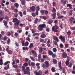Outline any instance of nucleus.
<instances>
[{"label":"nucleus","instance_id":"nucleus-1","mask_svg":"<svg viewBox=\"0 0 75 75\" xmlns=\"http://www.w3.org/2000/svg\"><path fill=\"white\" fill-rule=\"evenodd\" d=\"M59 26L57 24H55V26H53L52 28V31H54L55 33H57V32H58V29H59Z\"/></svg>","mask_w":75,"mask_h":75},{"label":"nucleus","instance_id":"nucleus-2","mask_svg":"<svg viewBox=\"0 0 75 75\" xmlns=\"http://www.w3.org/2000/svg\"><path fill=\"white\" fill-rule=\"evenodd\" d=\"M13 23H14V25L16 26H18L19 24L20 23V21L18 20L17 18H14L13 20Z\"/></svg>","mask_w":75,"mask_h":75},{"label":"nucleus","instance_id":"nucleus-3","mask_svg":"<svg viewBox=\"0 0 75 75\" xmlns=\"http://www.w3.org/2000/svg\"><path fill=\"white\" fill-rule=\"evenodd\" d=\"M45 27H46V25H45V24H40L39 25L38 27V30L39 31H41L43 30V28H45Z\"/></svg>","mask_w":75,"mask_h":75},{"label":"nucleus","instance_id":"nucleus-4","mask_svg":"<svg viewBox=\"0 0 75 75\" xmlns=\"http://www.w3.org/2000/svg\"><path fill=\"white\" fill-rule=\"evenodd\" d=\"M44 63L45 64H43L42 65V67L43 68H48L50 67V64L47 61H45Z\"/></svg>","mask_w":75,"mask_h":75},{"label":"nucleus","instance_id":"nucleus-5","mask_svg":"<svg viewBox=\"0 0 75 75\" xmlns=\"http://www.w3.org/2000/svg\"><path fill=\"white\" fill-rule=\"evenodd\" d=\"M34 73L36 75H42V72L41 71L37 72V71H35L34 72Z\"/></svg>","mask_w":75,"mask_h":75},{"label":"nucleus","instance_id":"nucleus-6","mask_svg":"<svg viewBox=\"0 0 75 75\" xmlns=\"http://www.w3.org/2000/svg\"><path fill=\"white\" fill-rule=\"evenodd\" d=\"M62 56L63 58H66L67 57V54L65 52H63Z\"/></svg>","mask_w":75,"mask_h":75},{"label":"nucleus","instance_id":"nucleus-7","mask_svg":"<svg viewBox=\"0 0 75 75\" xmlns=\"http://www.w3.org/2000/svg\"><path fill=\"white\" fill-rule=\"evenodd\" d=\"M59 38L60 40H61L62 41H65V38L64 37L62 36V35H61L59 37Z\"/></svg>","mask_w":75,"mask_h":75},{"label":"nucleus","instance_id":"nucleus-8","mask_svg":"<svg viewBox=\"0 0 75 75\" xmlns=\"http://www.w3.org/2000/svg\"><path fill=\"white\" fill-rule=\"evenodd\" d=\"M46 37H47V36H46V35H45V32H42V34L40 36V37L42 38H45Z\"/></svg>","mask_w":75,"mask_h":75},{"label":"nucleus","instance_id":"nucleus-9","mask_svg":"<svg viewBox=\"0 0 75 75\" xmlns=\"http://www.w3.org/2000/svg\"><path fill=\"white\" fill-rule=\"evenodd\" d=\"M30 9L32 11H34L36 9V8L34 6H33L30 8Z\"/></svg>","mask_w":75,"mask_h":75},{"label":"nucleus","instance_id":"nucleus-10","mask_svg":"<svg viewBox=\"0 0 75 75\" xmlns=\"http://www.w3.org/2000/svg\"><path fill=\"white\" fill-rule=\"evenodd\" d=\"M53 39L55 41H56L57 42H59V39L58 38V37L56 36H53Z\"/></svg>","mask_w":75,"mask_h":75},{"label":"nucleus","instance_id":"nucleus-11","mask_svg":"<svg viewBox=\"0 0 75 75\" xmlns=\"http://www.w3.org/2000/svg\"><path fill=\"white\" fill-rule=\"evenodd\" d=\"M24 74H28V75H30V71H27L25 70L24 71Z\"/></svg>","mask_w":75,"mask_h":75},{"label":"nucleus","instance_id":"nucleus-12","mask_svg":"<svg viewBox=\"0 0 75 75\" xmlns=\"http://www.w3.org/2000/svg\"><path fill=\"white\" fill-rule=\"evenodd\" d=\"M59 68L60 69H62V67L61 66V61H60L58 63Z\"/></svg>","mask_w":75,"mask_h":75},{"label":"nucleus","instance_id":"nucleus-13","mask_svg":"<svg viewBox=\"0 0 75 75\" xmlns=\"http://www.w3.org/2000/svg\"><path fill=\"white\" fill-rule=\"evenodd\" d=\"M75 20V18H73V17L70 18L69 19L70 23H72V21H73V20Z\"/></svg>","mask_w":75,"mask_h":75},{"label":"nucleus","instance_id":"nucleus-14","mask_svg":"<svg viewBox=\"0 0 75 75\" xmlns=\"http://www.w3.org/2000/svg\"><path fill=\"white\" fill-rule=\"evenodd\" d=\"M52 23H53V20L50 19H49L48 21V23L49 24H51Z\"/></svg>","mask_w":75,"mask_h":75},{"label":"nucleus","instance_id":"nucleus-15","mask_svg":"<svg viewBox=\"0 0 75 75\" xmlns=\"http://www.w3.org/2000/svg\"><path fill=\"white\" fill-rule=\"evenodd\" d=\"M52 16L53 17L52 18V19H55V16H56V13H53L52 14Z\"/></svg>","mask_w":75,"mask_h":75},{"label":"nucleus","instance_id":"nucleus-16","mask_svg":"<svg viewBox=\"0 0 75 75\" xmlns=\"http://www.w3.org/2000/svg\"><path fill=\"white\" fill-rule=\"evenodd\" d=\"M48 54L49 55L51 56L53 54V52L51 50H49L48 52Z\"/></svg>","mask_w":75,"mask_h":75},{"label":"nucleus","instance_id":"nucleus-17","mask_svg":"<svg viewBox=\"0 0 75 75\" xmlns=\"http://www.w3.org/2000/svg\"><path fill=\"white\" fill-rule=\"evenodd\" d=\"M71 6V5L70 4H67V7H69L70 9H72V7Z\"/></svg>","mask_w":75,"mask_h":75},{"label":"nucleus","instance_id":"nucleus-18","mask_svg":"<svg viewBox=\"0 0 75 75\" xmlns=\"http://www.w3.org/2000/svg\"><path fill=\"white\" fill-rule=\"evenodd\" d=\"M7 52L8 53V54H13V52H12V51H11V50H7Z\"/></svg>","mask_w":75,"mask_h":75},{"label":"nucleus","instance_id":"nucleus-19","mask_svg":"<svg viewBox=\"0 0 75 75\" xmlns=\"http://www.w3.org/2000/svg\"><path fill=\"white\" fill-rule=\"evenodd\" d=\"M14 5L16 7V8H18L19 6V5L17 3H15L14 4Z\"/></svg>","mask_w":75,"mask_h":75},{"label":"nucleus","instance_id":"nucleus-20","mask_svg":"<svg viewBox=\"0 0 75 75\" xmlns=\"http://www.w3.org/2000/svg\"><path fill=\"white\" fill-rule=\"evenodd\" d=\"M51 69L52 72H53L56 71V70H55V68L54 67H52Z\"/></svg>","mask_w":75,"mask_h":75},{"label":"nucleus","instance_id":"nucleus-21","mask_svg":"<svg viewBox=\"0 0 75 75\" xmlns=\"http://www.w3.org/2000/svg\"><path fill=\"white\" fill-rule=\"evenodd\" d=\"M66 65L67 66H68L69 64V60H67L66 62Z\"/></svg>","mask_w":75,"mask_h":75},{"label":"nucleus","instance_id":"nucleus-22","mask_svg":"<svg viewBox=\"0 0 75 75\" xmlns=\"http://www.w3.org/2000/svg\"><path fill=\"white\" fill-rule=\"evenodd\" d=\"M53 51L54 52H56L57 51V48H54L52 49Z\"/></svg>","mask_w":75,"mask_h":75},{"label":"nucleus","instance_id":"nucleus-23","mask_svg":"<svg viewBox=\"0 0 75 75\" xmlns=\"http://www.w3.org/2000/svg\"><path fill=\"white\" fill-rule=\"evenodd\" d=\"M23 66L24 67H27L28 65V64L27 63V62H25L23 64Z\"/></svg>","mask_w":75,"mask_h":75},{"label":"nucleus","instance_id":"nucleus-24","mask_svg":"<svg viewBox=\"0 0 75 75\" xmlns=\"http://www.w3.org/2000/svg\"><path fill=\"white\" fill-rule=\"evenodd\" d=\"M40 6H38L36 7V11H39V10H40Z\"/></svg>","mask_w":75,"mask_h":75},{"label":"nucleus","instance_id":"nucleus-25","mask_svg":"<svg viewBox=\"0 0 75 75\" xmlns=\"http://www.w3.org/2000/svg\"><path fill=\"white\" fill-rule=\"evenodd\" d=\"M13 67L14 68L17 69L18 68V65H13Z\"/></svg>","mask_w":75,"mask_h":75},{"label":"nucleus","instance_id":"nucleus-26","mask_svg":"<svg viewBox=\"0 0 75 75\" xmlns=\"http://www.w3.org/2000/svg\"><path fill=\"white\" fill-rule=\"evenodd\" d=\"M3 23H4V25H7V21H4Z\"/></svg>","mask_w":75,"mask_h":75},{"label":"nucleus","instance_id":"nucleus-27","mask_svg":"<svg viewBox=\"0 0 75 75\" xmlns=\"http://www.w3.org/2000/svg\"><path fill=\"white\" fill-rule=\"evenodd\" d=\"M33 56L35 58V57H37V53L35 52V53L33 54Z\"/></svg>","mask_w":75,"mask_h":75},{"label":"nucleus","instance_id":"nucleus-28","mask_svg":"<svg viewBox=\"0 0 75 75\" xmlns=\"http://www.w3.org/2000/svg\"><path fill=\"white\" fill-rule=\"evenodd\" d=\"M30 59H31L33 61H35V59H34V57H32L31 56H30Z\"/></svg>","mask_w":75,"mask_h":75},{"label":"nucleus","instance_id":"nucleus-29","mask_svg":"<svg viewBox=\"0 0 75 75\" xmlns=\"http://www.w3.org/2000/svg\"><path fill=\"white\" fill-rule=\"evenodd\" d=\"M40 51H39V53L41 54V53H42V48L41 47L40 48Z\"/></svg>","mask_w":75,"mask_h":75},{"label":"nucleus","instance_id":"nucleus-30","mask_svg":"<svg viewBox=\"0 0 75 75\" xmlns=\"http://www.w3.org/2000/svg\"><path fill=\"white\" fill-rule=\"evenodd\" d=\"M41 13L42 14H45V10H42L40 11Z\"/></svg>","mask_w":75,"mask_h":75},{"label":"nucleus","instance_id":"nucleus-31","mask_svg":"<svg viewBox=\"0 0 75 75\" xmlns=\"http://www.w3.org/2000/svg\"><path fill=\"white\" fill-rule=\"evenodd\" d=\"M33 44L31 43V44H30V45L29 46V47L31 48H33Z\"/></svg>","mask_w":75,"mask_h":75},{"label":"nucleus","instance_id":"nucleus-32","mask_svg":"<svg viewBox=\"0 0 75 75\" xmlns=\"http://www.w3.org/2000/svg\"><path fill=\"white\" fill-rule=\"evenodd\" d=\"M37 22H38V18H36L35 20L34 21V23L35 24H37Z\"/></svg>","mask_w":75,"mask_h":75},{"label":"nucleus","instance_id":"nucleus-33","mask_svg":"<svg viewBox=\"0 0 75 75\" xmlns=\"http://www.w3.org/2000/svg\"><path fill=\"white\" fill-rule=\"evenodd\" d=\"M52 58H55V57H56V54H55V53H53V54L52 55Z\"/></svg>","mask_w":75,"mask_h":75},{"label":"nucleus","instance_id":"nucleus-34","mask_svg":"<svg viewBox=\"0 0 75 75\" xmlns=\"http://www.w3.org/2000/svg\"><path fill=\"white\" fill-rule=\"evenodd\" d=\"M10 39L8 38L7 41V43L8 45H9L10 42Z\"/></svg>","mask_w":75,"mask_h":75},{"label":"nucleus","instance_id":"nucleus-35","mask_svg":"<svg viewBox=\"0 0 75 75\" xmlns=\"http://www.w3.org/2000/svg\"><path fill=\"white\" fill-rule=\"evenodd\" d=\"M25 2L24 1H21V4L23 6L24 5H25Z\"/></svg>","mask_w":75,"mask_h":75},{"label":"nucleus","instance_id":"nucleus-36","mask_svg":"<svg viewBox=\"0 0 75 75\" xmlns=\"http://www.w3.org/2000/svg\"><path fill=\"white\" fill-rule=\"evenodd\" d=\"M56 12V9L54 8H53V9L52 11V13H55Z\"/></svg>","mask_w":75,"mask_h":75},{"label":"nucleus","instance_id":"nucleus-37","mask_svg":"<svg viewBox=\"0 0 75 75\" xmlns=\"http://www.w3.org/2000/svg\"><path fill=\"white\" fill-rule=\"evenodd\" d=\"M22 45L23 46H25V43H24V41H22Z\"/></svg>","mask_w":75,"mask_h":75},{"label":"nucleus","instance_id":"nucleus-38","mask_svg":"<svg viewBox=\"0 0 75 75\" xmlns=\"http://www.w3.org/2000/svg\"><path fill=\"white\" fill-rule=\"evenodd\" d=\"M15 37H18V34L17 33H15L14 34Z\"/></svg>","mask_w":75,"mask_h":75},{"label":"nucleus","instance_id":"nucleus-39","mask_svg":"<svg viewBox=\"0 0 75 75\" xmlns=\"http://www.w3.org/2000/svg\"><path fill=\"white\" fill-rule=\"evenodd\" d=\"M14 16L16 18H17V17H18V14H17V13H15L14 15Z\"/></svg>","mask_w":75,"mask_h":75},{"label":"nucleus","instance_id":"nucleus-40","mask_svg":"<svg viewBox=\"0 0 75 75\" xmlns=\"http://www.w3.org/2000/svg\"><path fill=\"white\" fill-rule=\"evenodd\" d=\"M19 13L20 14V15L21 17H23V13L21 12H19Z\"/></svg>","mask_w":75,"mask_h":75},{"label":"nucleus","instance_id":"nucleus-41","mask_svg":"<svg viewBox=\"0 0 75 75\" xmlns=\"http://www.w3.org/2000/svg\"><path fill=\"white\" fill-rule=\"evenodd\" d=\"M28 42H26L25 43V46L26 47H27L28 45Z\"/></svg>","mask_w":75,"mask_h":75},{"label":"nucleus","instance_id":"nucleus-42","mask_svg":"<svg viewBox=\"0 0 75 75\" xmlns=\"http://www.w3.org/2000/svg\"><path fill=\"white\" fill-rule=\"evenodd\" d=\"M72 63H70L68 67L69 68H71L72 67Z\"/></svg>","mask_w":75,"mask_h":75},{"label":"nucleus","instance_id":"nucleus-43","mask_svg":"<svg viewBox=\"0 0 75 75\" xmlns=\"http://www.w3.org/2000/svg\"><path fill=\"white\" fill-rule=\"evenodd\" d=\"M15 60H16V64H20V61H19V60L18 59H16Z\"/></svg>","mask_w":75,"mask_h":75},{"label":"nucleus","instance_id":"nucleus-44","mask_svg":"<svg viewBox=\"0 0 75 75\" xmlns=\"http://www.w3.org/2000/svg\"><path fill=\"white\" fill-rule=\"evenodd\" d=\"M71 33L69 31H68L67 33V34L68 35H71Z\"/></svg>","mask_w":75,"mask_h":75},{"label":"nucleus","instance_id":"nucleus-45","mask_svg":"<svg viewBox=\"0 0 75 75\" xmlns=\"http://www.w3.org/2000/svg\"><path fill=\"white\" fill-rule=\"evenodd\" d=\"M9 62L7 61L4 64V65H6L7 64H8Z\"/></svg>","mask_w":75,"mask_h":75},{"label":"nucleus","instance_id":"nucleus-46","mask_svg":"<svg viewBox=\"0 0 75 75\" xmlns=\"http://www.w3.org/2000/svg\"><path fill=\"white\" fill-rule=\"evenodd\" d=\"M23 14L25 16V15L27 14V12H26L25 11H23Z\"/></svg>","mask_w":75,"mask_h":75},{"label":"nucleus","instance_id":"nucleus-47","mask_svg":"<svg viewBox=\"0 0 75 75\" xmlns=\"http://www.w3.org/2000/svg\"><path fill=\"white\" fill-rule=\"evenodd\" d=\"M11 35V33L10 32H8L7 33V36H8L9 37V36H10V35Z\"/></svg>","mask_w":75,"mask_h":75},{"label":"nucleus","instance_id":"nucleus-48","mask_svg":"<svg viewBox=\"0 0 75 75\" xmlns=\"http://www.w3.org/2000/svg\"><path fill=\"white\" fill-rule=\"evenodd\" d=\"M69 16H72V11H71L69 12Z\"/></svg>","mask_w":75,"mask_h":75},{"label":"nucleus","instance_id":"nucleus-49","mask_svg":"<svg viewBox=\"0 0 75 75\" xmlns=\"http://www.w3.org/2000/svg\"><path fill=\"white\" fill-rule=\"evenodd\" d=\"M53 62L54 64H57V60H56L55 59H54L53 60Z\"/></svg>","mask_w":75,"mask_h":75},{"label":"nucleus","instance_id":"nucleus-50","mask_svg":"<svg viewBox=\"0 0 75 75\" xmlns=\"http://www.w3.org/2000/svg\"><path fill=\"white\" fill-rule=\"evenodd\" d=\"M64 17V16L61 15L58 17V18L61 19V18H62Z\"/></svg>","mask_w":75,"mask_h":75},{"label":"nucleus","instance_id":"nucleus-51","mask_svg":"<svg viewBox=\"0 0 75 75\" xmlns=\"http://www.w3.org/2000/svg\"><path fill=\"white\" fill-rule=\"evenodd\" d=\"M45 14L46 15H47L48 14V11L47 10H45Z\"/></svg>","mask_w":75,"mask_h":75},{"label":"nucleus","instance_id":"nucleus-52","mask_svg":"<svg viewBox=\"0 0 75 75\" xmlns=\"http://www.w3.org/2000/svg\"><path fill=\"white\" fill-rule=\"evenodd\" d=\"M0 14L1 16H3L4 14V12H3L2 11H1L0 12Z\"/></svg>","mask_w":75,"mask_h":75},{"label":"nucleus","instance_id":"nucleus-53","mask_svg":"<svg viewBox=\"0 0 75 75\" xmlns=\"http://www.w3.org/2000/svg\"><path fill=\"white\" fill-rule=\"evenodd\" d=\"M26 71H30V68L29 67H27L26 68Z\"/></svg>","mask_w":75,"mask_h":75},{"label":"nucleus","instance_id":"nucleus-54","mask_svg":"<svg viewBox=\"0 0 75 75\" xmlns=\"http://www.w3.org/2000/svg\"><path fill=\"white\" fill-rule=\"evenodd\" d=\"M22 69L23 71H24V69H25V67H24V66H23L22 67Z\"/></svg>","mask_w":75,"mask_h":75},{"label":"nucleus","instance_id":"nucleus-55","mask_svg":"<svg viewBox=\"0 0 75 75\" xmlns=\"http://www.w3.org/2000/svg\"><path fill=\"white\" fill-rule=\"evenodd\" d=\"M31 52L32 54H34L36 52H35V51L34 50H32L31 51Z\"/></svg>","mask_w":75,"mask_h":75},{"label":"nucleus","instance_id":"nucleus-56","mask_svg":"<svg viewBox=\"0 0 75 75\" xmlns=\"http://www.w3.org/2000/svg\"><path fill=\"white\" fill-rule=\"evenodd\" d=\"M52 4L53 6H56V3H55V2H53L52 3Z\"/></svg>","mask_w":75,"mask_h":75},{"label":"nucleus","instance_id":"nucleus-57","mask_svg":"<svg viewBox=\"0 0 75 75\" xmlns=\"http://www.w3.org/2000/svg\"><path fill=\"white\" fill-rule=\"evenodd\" d=\"M42 18L44 19V20H47V18H46V16H43L42 17Z\"/></svg>","mask_w":75,"mask_h":75},{"label":"nucleus","instance_id":"nucleus-58","mask_svg":"<svg viewBox=\"0 0 75 75\" xmlns=\"http://www.w3.org/2000/svg\"><path fill=\"white\" fill-rule=\"evenodd\" d=\"M1 34L2 35H4V31H2L1 32Z\"/></svg>","mask_w":75,"mask_h":75},{"label":"nucleus","instance_id":"nucleus-59","mask_svg":"<svg viewBox=\"0 0 75 75\" xmlns=\"http://www.w3.org/2000/svg\"><path fill=\"white\" fill-rule=\"evenodd\" d=\"M15 44L16 45V47H19V45L18 44V43H17V42H16V43H15Z\"/></svg>","mask_w":75,"mask_h":75},{"label":"nucleus","instance_id":"nucleus-60","mask_svg":"<svg viewBox=\"0 0 75 75\" xmlns=\"http://www.w3.org/2000/svg\"><path fill=\"white\" fill-rule=\"evenodd\" d=\"M70 29L72 30H75V27H70Z\"/></svg>","mask_w":75,"mask_h":75},{"label":"nucleus","instance_id":"nucleus-61","mask_svg":"<svg viewBox=\"0 0 75 75\" xmlns=\"http://www.w3.org/2000/svg\"><path fill=\"white\" fill-rule=\"evenodd\" d=\"M5 19H6V20H8V17L6 16L5 18Z\"/></svg>","mask_w":75,"mask_h":75},{"label":"nucleus","instance_id":"nucleus-62","mask_svg":"<svg viewBox=\"0 0 75 75\" xmlns=\"http://www.w3.org/2000/svg\"><path fill=\"white\" fill-rule=\"evenodd\" d=\"M46 30L47 32H49L50 31V30H49V28H47L46 29Z\"/></svg>","mask_w":75,"mask_h":75},{"label":"nucleus","instance_id":"nucleus-63","mask_svg":"<svg viewBox=\"0 0 75 75\" xmlns=\"http://www.w3.org/2000/svg\"><path fill=\"white\" fill-rule=\"evenodd\" d=\"M32 16L33 17H35V13H32Z\"/></svg>","mask_w":75,"mask_h":75},{"label":"nucleus","instance_id":"nucleus-64","mask_svg":"<svg viewBox=\"0 0 75 75\" xmlns=\"http://www.w3.org/2000/svg\"><path fill=\"white\" fill-rule=\"evenodd\" d=\"M60 48H62L63 47V45L62 44H60L59 45Z\"/></svg>","mask_w":75,"mask_h":75}]
</instances>
